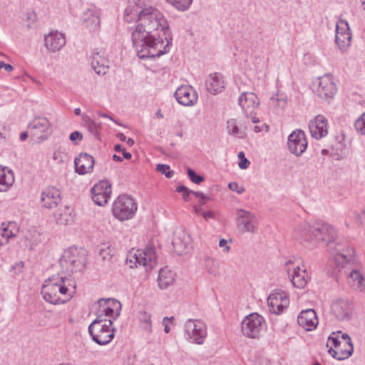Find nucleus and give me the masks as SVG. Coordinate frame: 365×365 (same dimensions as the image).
I'll use <instances>...</instances> for the list:
<instances>
[{
	"instance_id": "nucleus-12",
	"label": "nucleus",
	"mask_w": 365,
	"mask_h": 365,
	"mask_svg": "<svg viewBox=\"0 0 365 365\" xmlns=\"http://www.w3.org/2000/svg\"><path fill=\"white\" fill-rule=\"evenodd\" d=\"M30 135L38 140H44L51 134V124L47 118L43 116L35 117L28 125Z\"/></svg>"
},
{
	"instance_id": "nucleus-21",
	"label": "nucleus",
	"mask_w": 365,
	"mask_h": 365,
	"mask_svg": "<svg viewBox=\"0 0 365 365\" xmlns=\"http://www.w3.org/2000/svg\"><path fill=\"white\" fill-rule=\"evenodd\" d=\"M91 65L96 73L105 75L109 69V61L105 56V52L95 49L91 56Z\"/></svg>"
},
{
	"instance_id": "nucleus-41",
	"label": "nucleus",
	"mask_w": 365,
	"mask_h": 365,
	"mask_svg": "<svg viewBox=\"0 0 365 365\" xmlns=\"http://www.w3.org/2000/svg\"><path fill=\"white\" fill-rule=\"evenodd\" d=\"M354 126L359 133L365 135V112L356 120Z\"/></svg>"
},
{
	"instance_id": "nucleus-22",
	"label": "nucleus",
	"mask_w": 365,
	"mask_h": 365,
	"mask_svg": "<svg viewBox=\"0 0 365 365\" xmlns=\"http://www.w3.org/2000/svg\"><path fill=\"white\" fill-rule=\"evenodd\" d=\"M309 128L312 136L319 140L328 134V123L322 115H317L309 123Z\"/></svg>"
},
{
	"instance_id": "nucleus-59",
	"label": "nucleus",
	"mask_w": 365,
	"mask_h": 365,
	"mask_svg": "<svg viewBox=\"0 0 365 365\" xmlns=\"http://www.w3.org/2000/svg\"><path fill=\"white\" fill-rule=\"evenodd\" d=\"M3 68H4V69L8 72L13 71V66L10 64L5 63V66H3Z\"/></svg>"
},
{
	"instance_id": "nucleus-52",
	"label": "nucleus",
	"mask_w": 365,
	"mask_h": 365,
	"mask_svg": "<svg viewBox=\"0 0 365 365\" xmlns=\"http://www.w3.org/2000/svg\"><path fill=\"white\" fill-rule=\"evenodd\" d=\"M227 241L225 239H221L219 242V246L224 248V252H228L230 250V247L227 245Z\"/></svg>"
},
{
	"instance_id": "nucleus-17",
	"label": "nucleus",
	"mask_w": 365,
	"mask_h": 365,
	"mask_svg": "<svg viewBox=\"0 0 365 365\" xmlns=\"http://www.w3.org/2000/svg\"><path fill=\"white\" fill-rule=\"evenodd\" d=\"M267 303L272 313L279 314L283 312L289 304L287 293L282 290H277L271 293L267 299Z\"/></svg>"
},
{
	"instance_id": "nucleus-42",
	"label": "nucleus",
	"mask_w": 365,
	"mask_h": 365,
	"mask_svg": "<svg viewBox=\"0 0 365 365\" xmlns=\"http://www.w3.org/2000/svg\"><path fill=\"white\" fill-rule=\"evenodd\" d=\"M187 173L192 182L199 185L204 181L203 176L197 175L192 169L187 168Z\"/></svg>"
},
{
	"instance_id": "nucleus-16",
	"label": "nucleus",
	"mask_w": 365,
	"mask_h": 365,
	"mask_svg": "<svg viewBox=\"0 0 365 365\" xmlns=\"http://www.w3.org/2000/svg\"><path fill=\"white\" fill-rule=\"evenodd\" d=\"M91 192L93 202L103 206L110 198L111 185L108 181L101 180L91 188Z\"/></svg>"
},
{
	"instance_id": "nucleus-54",
	"label": "nucleus",
	"mask_w": 365,
	"mask_h": 365,
	"mask_svg": "<svg viewBox=\"0 0 365 365\" xmlns=\"http://www.w3.org/2000/svg\"><path fill=\"white\" fill-rule=\"evenodd\" d=\"M328 341L331 343V344L335 347H337L340 344V341L337 338L332 336H329L328 338Z\"/></svg>"
},
{
	"instance_id": "nucleus-53",
	"label": "nucleus",
	"mask_w": 365,
	"mask_h": 365,
	"mask_svg": "<svg viewBox=\"0 0 365 365\" xmlns=\"http://www.w3.org/2000/svg\"><path fill=\"white\" fill-rule=\"evenodd\" d=\"M192 194L194 195L195 197H199L200 200H208L210 199L209 197L204 195L202 192H192Z\"/></svg>"
},
{
	"instance_id": "nucleus-27",
	"label": "nucleus",
	"mask_w": 365,
	"mask_h": 365,
	"mask_svg": "<svg viewBox=\"0 0 365 365\" xmlns=\"http://www.w3.org/2000/svg\"><path fill=\"white\" fill-rule=\"evenodd\" d=\"M45 46L51 52L61 50L66 45V38L62 33L51 32L45 36Z\"/></svg>"
},
{
	"instance_id": "nucleus-49",
	"label": "nucleus",
	"mask_w": 365,
	"mask_h": 365,
	"mask_svg": "<svg viewBox=\"0 0 365 365\" xmlns=\"http://www.w3.org/2000/svg\"><path fill=\"white\" fill-rule=\"evenodd\" d=\"M174 320V317H171L170 318H168V317H164L163 319V324L164 325V331L165 333H169L170 332V327H169V324H168V322H173Z\"/></svg>"
},
{
	"instance_id": "nucleus-40",
	"label": "nucleus",
	"mask_w": 365,
	"mask_h": 365,
	"mask_svg": "<svg viewBox=\"0 0 365 365\" xmlns=\"http://www.w3.org/2000/svg\"><path fill=\"white\" fill-rule=\"evenodd\" d=\"M156 170L165 175L167 178H171L174 175V171L170 170V166L165 164H158L156 165Z\"/></svg>"
},
{
	"instance_id": "nucleus-61",
	"label": "nucleus",
	"mask_w": 365,
	"mask_h": 365,
	"mask_svg": "<svg viewBox=\"0 0 365 365\" xmlns=\"http://www.w3.org/2000/svg\"><path fill=\"white\" fill-rule=\"evenodd\" d=\"M99 115H100L101 117H103V118H108L110 119L111 120L114 121L115 123H116V121H115L112 117L109 116V115H108V114H106V113H99Z\"/></svg>"
},
{
	"instance_id": "nucleus-58",
	"label": "nucleus",
	"mask_w": 365,
	"mask_h": 365,
	"mask_svg": "<svg viewBox=\"0 0 365 365\" xmlns=\"http://www.w3.org/2000/svg\"><path fill=\"white\" fill-rule=\"evenodd\" d=\"M117 137L121 141H125L127 140L126 136L122 133H118Z\"/></svg>"
},
{
	"instance_id": "nucleus-9",
	"label": "nucleus",
	"mask_w": 365,
	"mask_h": 365,
	"mask_svg": "<svg viewBox=\"0 0 365 365\" xmlns=\"http://www.w3.org/2000/svg\"><path fill=\"white\" fill-rule=\"evenodd\" d=\"M127 259L136 267H144L146 271L151 270L157 263L156 254L153 247H147L144 250H138Z\"/></svg>"
},
{
	"instance_id": "nucleus-62",
	"label": "nucleus",
	"mask_w": 365,
	"mask_h": 365,
	"mask_svg": "<svg viewBox=\"0 0 365 365\" xmlns=\"http://www.w3.org/2000/svg\"><path fill=\"white\" fill-rule=\"evenodd\" d=\"M125 141L127 144L130 147L134 145V140L132 138H128Z\"/></svg>"
},
{
	"instance_id": "nucleus-57",
	"label": "nucleus",
	"mask_w": 365,
	"mask_h": 365,
	"mask_svg": "<svg viewBox=\"0 0 365 365\" xmlns=\"http://www.w3.org/2000/svg\"><path fill=\"white\" fill-rule=\"evenodd\" d=\"M29 131L28 132H23V133H21L20 134V140L21 141L25 140L28 138V136H29Z\"/></svg>"
},
{
	"instance_id": "nucleus-35",
	"label": "nucleus",
	"mask_w": 365,
	"mask_h": 365,
	"mask_svg": "<svg viewBox=\"0 0 365 365\" xmlns=\"http://www.w3.org/2000/svg\"><path fill=\"white\" fill-rule=\"evenodd\" d=\"M205 267L207 272L215 277L220 274L219 263L212 257L205 258Z\"/></svg>"
},
{
	"instance_id": "nucleus-26",
	"label": "nucleus",
	"mask_w": 365,
	"mask_h": 365,
	"mask_svg": "<svg viewBox=\"0 0 365 365\" xmlns=\"http://www.w3.org/2000/svg\"><path fill=\"white\" fill-rule=\"evenodd\" d=\"M19 227L15 222H2L0 225V247L9 243L11 239L16 237Z\"/></svg>"
},
{
	"instance_id": "nucleus-45",
	"label": "nucleus",
	"mask_w": 365,
	"mask_h": 365,
	"mask_svg": "<svg viewBox=\"0 0 365 365\" xmlns=\"http://www.w3.org/2000/svg\"><path fill=\"white\" fill-rule=\"evenodd\" d=\"M237 157L240 159V162L239 163V167L241 169H246L249 167L250 163L245 158L244 152L241 151L238 153Z\"/></svg>"
},
{
	"instance_id": "nucleus-15",
	"label": "nucleus",
	"mask_w": 365,
	"mask_h": 365,
	"mask_svg": "<svg viewBox=\"0 0 365 365\" xmlns=\"http://www.w3.org/2000/svg\"><path fill=\"white\" fill-rule=\"evenodd\" d=\"M336 93V86L331 75H325L319 78L316 93L321 99L329 102Z\"/></svg>"
},
{
	"instance_id": "nucleus-63",
	"label": "nucleus",
	"mask_w": 365,
	"mask_h": 365,
	"mask_svg": "<svg viewBox=\"0 0 365 365\" xmlns=\"http://www.w3.org/2000/svg\"><path fill=\"white\" fill-rule=\"evenodd\" d=\"M155 115L158 118H163V115L160 110L156 112Z\"/></svg>"
},
{
	"instance_id": "nucleus-18",
	"label": "nucleus",
	"mask_w": 365,
	"mask_h": 365,
	"mask_svg": "<svg viewBox=\"0 0 365 365\" xmlns=\"http://www.w3.org/2000/svg\"><path fill=\"white\" fill-rule=\"evenodd\" d=\"M351 33L349 24L345 20H339L336 26L335 42L341 50H346L351 44Z\"/></svg>"
},
{
	"instance_id": "nucleus-20",
	"label": "nucleus",
	"mask_w": 365,
	"mask_h": 365,
	"mask_svg": "<svg viewBox=\"0 0 365 365\" xmlns=\"http://www.w3.org/2000/svg\"><path fill=\"white\" fill-rule=\"evenodd\" d=\"M351 302L345 299H339L334 301L331 306L332 314L339 320H348L352 313Z\"/></svg>"
},
{
	"instance_id": "nucleus-43",
	"label": "nucleus",
	"mask_w": 365,
	"mask_h": 365,
	"mask_svg": "<svg viewBox=\"0 0 365 365\" xmlns=\"http://www.w3.org/2000/svg\"><path fill=\"white\" fill-rule=\"evenodd\" d=\"M180 238H175L173 242V245L178 252H183L184 250L187 248L189 242H182V243L180 242Z\"/></svg>"
},
{
	"instance_id": "nucleus-48",
	"label": "nucleus",
	"mask_w": 365,
	"mask_h": 365,
	"mask_svg": "<svg viewBox=\"0 0 365 365\" xmlns=\"http://www.w3.org/2000/svg\"><path fill=\"white\" fill-rule=\"evenodd\" d=\"M114 150L116 152H122L124 158H125L127 160L130 159L132 157V155L130 153L127 152L125 148H122V147L120 144H116L114 146Z\"/></svg>"
},
{
	"instance_id": "nucleus-34",
	"label": "nucleus",
	"mask_w": 365,
	"mask_h": 365,
	"mask_svg": "<svg viewBox=\"0 0 365 365\" xmlns=\"http://www.w3.org/2000/svg\"><path fill=\"white\" fill-rule=\"evenodd\" d=\"M82 124L93 135H98L101 129V123L96 122L86 114L82 115Z\"/></svg>"
},
{
	"instance_id": "nucleus-50",
	"label": "nucleus",
	"mask_w": 365,
	"mask_h": 365,
	"mask_svg": "<svg viewBox=\"0 0 365 365\" xmlns=\"http://www.w3.org/2000/svg\"><path fill=\"white\" fill-rule=\"evenodd\" d=\"M82 138H83V135H82L81 133H80L78 131H74V132L71 133L69 136V139L73 142H74L76 139L82 140Z\"/></svg>"
},
{
	"instance_id": "nucleus-31",
	"label": "nucleus",
	"mask_w": 365,
	"mask_h": 365,
	"mask_svg": "<svg viewBox=\"0 0 365 365\" xmlns=\"http://www.w3.org/2000/svg\"><path fill=\"white\" fill-rule=\"evenodd\" d=\"M175 279V273L168 267L160 269L158 277V286L164 289L172 285Z\"/></svg>"
},
{
	"instance_id": "nucleus-25",
	"label": "nucleus",
	"mask_w": 365,
	"mask_h": 365,
	"mask_svg": "<svg viewBox=\"0 0 365 365\" xmlns=\"http://www.w3.org/2000/svg\"><path fill=\"white\" fill-rule=\"evenodd\" d=\"M95 160L87 153H81L74 160L75 170L79 175L90 173L93 170Z\"/></svg>"
},
{
	"instance_id": "nucleus-33",
	"label": "nucleus",
	"mask_w": 365,
	"mask_h": 365,
	"mask_svg": "<svg viewBox=\"0 0 365 365\" xmlns=\"http://www.w3.org/2000/svg\"><path fill=\"white\" fill-rule=\"evenodd\" d=\"M53 217L56 222L60 225H67L73 222L70 209L68 207L58 209V211L53 214Z\"/></svg>"
},
{
	"instance_id": "nucleus-23",
	"label": "nucleus",
	"mask_w": 365,
	"mask_h": 365,
	"mask_svg": "<svg viewBox=\"0 0 365 365\" xmlns=\"http://www.w3.org/2000/svg\"><path fill=\"white\" fill-rule=\"evenodd\" d=\"M61 201L60 190L54 187H47L41 194V206L53 209L56 207Z\"/></svg>"
},
{
	"instance_id": "nucleus-39",
	"label": "nucleus",
	"mask_w": 365,
	"mask_h": 365,
	"mask_svg": "<svg viewBox=\"0 0 365 365\" xmlns=\"http://www.w3.org/2000/svg\"><path fill=\"white\" fill-rule=\"evenodd\" d=\"M167 2L173 5L175 8L180 11H185L188 9L191 5L192 0H165Z\"/></svg>"
},
{
	"instance_id": "nucleus-14",
	"label": "nucleus",
	"mask_w": 365,
	"mask_h": 365,
	"mask_svg": "<svg viewBox=\"0 0 365 365\" xmlns=\"http://www.w3.org/2000/svg\"><path fill=\"white\" fill-rule=\"evenodd\" d=\"M307 144L306 135L302 130L297 129L288 136V149L292 154L297 157L305 152Z\"/></svg>"
},
{
	"instance_id": "nucleus-10",
	"label": "nucleus",
	"mask_w": 365,
	"mask_h": 365,
	"mask_svg": "<svg viewBox=\"0 0 365 365\" xmlns=\"http://www.w3.org/2000/svg\"><path fill=\"white\" fill-rule=\"evenodd\" d=\"M184 327L188 339L197 344H203L207 336V325L203 321L189 319Z\"/></svg>"
},
{
	"instance_id": "nucleus-6",
	"label": "nucleus",
	"mask_w": 365,
	"mask_h": 365,
	"mask_svg": "<svg viewBox=\"0 0 365 365\" xmlns=\"http://www.w3.org/2000/svg\"><path fill=\"white\" fill-rule=\"evenodd\" d=\"M137 209L138 205L132 197L121 195L113 202L112 212L115 218L124 221L133 218Z\"/></svg>"
},
{
	"instance_id": "nucleus-7",
	"label": "nucleus",
	"mask_w": 365,
	"mask_h": 365,
	"mask_svg": "<svg viewBox=\"0 0 365 365\" xmlns=\"http://www.w3.org/2000/svg\"><path fill=\"white\" fill-rule=\"evenodd\" d=\"M265 327L264 317L255 312L246 316L241 323L242 334L250 339H258Z\"/></svg>"
},
{
	"instance_id": "nucleus-8",
	"label": "nucleus",
	"mask_w": 365,
	"mask_h": 365,
	"mask_svg": "<svg viewBox=\"0 0 365 365\" xmlns=\"http://www.w3.org/2000/svg\"><path fill=\"white\" fill-rule=\"evenodd\" d=\"M285 267L293 286L304 288L309 279L305 266L299 261L289 260L285 263Z\"/></svg>"
},
{
	"instance_id": "nucleus-11",
	"label": "nucleus",
	"mask_w": 365,
	"mask_h": 365,
	"mask_svg": "<svg viewBox=\"0 0 365 365\" xmlns=\"http://www.w3.org/2000/svg\"><path fill=\"white\" fill-rule=\"evenodd\" d=\"M237 227L242 233L255 234L259 227V220L257 215L250 211L240 209L237 213Z\"/></svg>"
},
{
	"instance_id": "nucleus-60",
	"label": "nucleus",
	"mask_w": 365,
	"mask_h": 365,
	"mask_svg": "<svg viewBox=\"0 0 365 365\" xmlns=\"http://www.w3.org/2000/svg\"><path fill=\"white\" fill-rule=\"evenodd\" d=\"M113 160L118 162L123 161V158L120 156L117 155L116 154H114L113 155Z\"/></svg>"
},
{
	"instance_id": "nucleus-46",
	"label": "nucleus",
	"mask_w": 365,
	"mask_h": 365,
	"mask_svg": "<svg viewBox=\"0 0 365 365\" xmlns=\"http://www.w3.org/2000/svg\"><path fill=\"white\" fill-rule=\"evenodd\" d=\"M24 266V264L22 261L16 262L11 267L10 272L14 274H19L23 272Z\"/></svg>"
},
{
	"instance_id": "nucleus-19",
	"label": "nucleus",
	"mask_w": 365,
	"mask_h": 365,
	"mask_svg": "<svg viewBox=\"0 0 365 365\" xmlns=\"http://www.w3.org/2000/svg\"><path fill=\"white\" fill-rule=\"evenodd\" d=\"M174 96L177 101L185 106H191L197 101V93L190 86H181L177 88Z\"/></svg>"
},
{
	"instance_id": "nucleus-38",
	"label": "nucleus",
	"mask_w": 365,
	"mask_h": 365,
	"mask_svg": "<svg viewBox=\"0 0 365 365\" xmlns=\"http://www.w3.org/2000/svg\"><path fill=\"white\" fill-rule=\"evenodd\" d=\"M227 129L230 134L236 135L239 138H243L245 133L237 125L236 120L234 119L229 120L227 122Z\"/></svg>"
},
{
	"instance_id": "nucleus-2",
	"label": "nucleus",
	"mask_w": 365,
	"mask_h": 365,
	"mask_svg": "<svg viewBox=\"0 0 365 365\" xmlns=\"http://www.w3.org/2000/svg\"><path fill=\"white\" fill-rule=\"evenodd\" d=\"M120 303L113 299H100L96 319L88 327L93 340L100 345H106L114 337L113 321L120 315Z\"/></svg>"
},
{
	"instance_id": "nucleus-44",
	"label": "nucleus",
	"mask_w": 365,
	"mask_h": 365,
	"mask_svg": "<svg viewBox=\"0 0 365 365\" xmlns=\"http://www.w3.org/2000/svg\"><path fill=\"white\" fill-rule=\"evenodd\" d=\"M177 192L182 193V198L185 201L190 200V194H192V190L188 189L187 187L184 185H180L176 187Z\"/></svg>"
},
{
	"instance_id": "nucleus-55",
	"label": "nucleus",
	"mask_w": 365,
	"mask_h": 365,
	"mask_svg": "<svg viewBox=\"0 0 365 365\" xmlns=\"http://www.w3.org/2000/svg\"><path fill=\"white\" fill-rule=\"evenodd\" d=\"M342 338L345 340L347 347L345 349H349V344H352L350 336L347 334H344Z\"/></svg>"
},
{
	"instance_id": "nucleus-28",
	"label": "nucleus",
	"mask_w": 365,
	"mask_h": 365,
	"mask_svg": "<svg viewBox=\"0 0 365 365\" xmlns=\"http://www.w3.org/2000/svg\"><path fill=\"white\" fill-rule=\"evenodd\" d=\"M207 90L213 95L221 93L225 88L224 77L221 73L210 74L206 81Z\"/></svg>"
},
{
	"instance_id": "nucleus-37",
	"label": "nucleus",
	"mask_w": 365,
	"mask_h": 365,
	"mask_svg": "<svg viewBox=\"0 0 365 365\" xmlns=\"http://www.w3.org/2000/svg\"><path fill=\"white\" fill-rule=\"evenodd\" d=\"M353 351L354 346L352 344H349V349L341 350L340 352L334 350L331 347L328 350L329 354L338 360H344L349 358L352 354Z\"/></svg>"
},
{
	"instance_id": "nucleus-5",
	"label": "nucleus",
	"mask_w": 365,
	"mask_h": 365,
	"mask_svg": "<svg viewBox=\"0 0 365 365\" xmlns=\"http://www.w3.org/2000/svg\"><path fill=\"white\" fill-rule=\"evenodd\" d=\"M87 262L86 252L82 248L69 247L63 251L59 264L66 272L83 271Z\"/></svg>"
},
{
	"instance_id": "nucleus-56",
	"label": "nucleus",
	"mask_w": 365,
	"mask_h": 365,
	"mask_svg": "<svg viewBox=\"0 0 365 365\" xmlns=\"http://www.w3.org/2000/svg\"><path fill=\"white\" fill-rule=\"evenodd\" d=\"M201 205H197L194 206L195 212L199 214L202 216V213L205 212V210L202 209Z\"/></svg>"
},
{
	"instance_id": "nucleus-51",
	"label": "nucleus",
	"mask_w": 365,
	"mask_h": 365,
	"mask_svg": "<svg viewBox=\"0 0 365 365\" xmlns=\"http://www.w3.org/2000/svg\"><path fill=\"white\" fill-rule=\"evenodd\" d=\"M202 217L205 220L208 221L209 220L215 219V215L212 211L209 210L205 211V212L202 213Z\"/></svg>"
},
{
	"instance_id": "nucleus-4",
	"label": "nucleus",
	"mask_w": 365,
	"mask_h": 365,
	"mask_svg": "<svg viewBox=\"0 0 365 365\" xmlns=\"http://www.w3.org/2000/svg\"><path fill=\"white\" fill-rule=\"evenodd\" d=\"M71 280L68 278L53 275L45 280L42 288L41 294L43 299L53 304H64L69 301L73 294L75 286L70 289Z\"/></svg>"
},
{
	"instance_id": "nucleus-1",
	"label": "nucleus",
	"mask_w": 365,
	"mask_h": 365,
	"mask_svg": "<svg viewBox=\"0 0 365 365\" xmlns=\"http://www.w3.org/2000/svg\"><path fill=\"white\" fill-rule=\"evenodd\" d=\"M124 19L136 22L132 41L140 58H154L169 52L172 38L168 21L150 5V0H131L124 11Z\"/></svg>"
},
{
	"instance_id": "nucleus-29",
	"label": "nucleus",
	"mask_w": 365,
	"mask_h": 365,
	"mask_svg": "<svg viewBox=\"0 0 365 365\" xmlns=\"http://www.w3.org/2000/svg\"><path fill=\"white\" fill-rule=\"evenodd\" d=\"M85 26L91 31L98 29L101 24L99 13L94 9H88L82 16Z\"/></svg>"
},
{
	"instance_id": "nucleus-64",
	"label": "nucleus",
	"mask_w": 365,
	"mask_h": 365,
	"mask_svg": "<svg viewBox=\"0 0 365 365\" xmlns=\"http://www.w3.org/2000/svg\"><path fill=\"white\" fill-rule=\"evenodd\" d=\"M60 155H61V152H58V151L55 152L53 153V159L57 160Z\"/></svg>"
},
{
	"instance_id": "nucleus-13",
	"label": "nucleus",
	"mask_w": 365,
	"mask_h": 365,
	"mask_svg": "<svg viewBox=\"0 0 365 365\" xmlns=\"http://www.w3.org/2000/svg\"><path fill=\"white\" fill-rule=\"evenodd\" d=\"M238 103L242 108L245 116L250 118L252 123L259 122L256 117L255 109L259 105V101L256 94L252 92H243L238 98Z\"/></svg>"
},
{
	"instance_id": "nucleus-32",
	"label": "nucleus",
	"mask_w": 365,
	"mask_h": 365,
	"mask_svg": "<svg viewBox=\"0 0 365 365\" xmlns=\"http://www.w3.org/2000/svg\"><path fill=\"white\" fill-rule=\"evenodd\" d=\"M348 283L354 290L362 292V286L365 283V278L356 269H352L348 275Z\"/></svg>"
},
{
	"instance_id": "nucleus-30",
	"label": "nucleus",
	"mask_w": 365,
	"mask_h": 365,
	"mask_svg": "<svg viewBox=\"0 0 365 365\" xmlns=\"http://www.w3.org/2000/svg\"><path fill=\"white\" fill-rule=\"evenodd\" d=\"M14 175L11 170L0 165V192H6L13 185Z\"/></svg>"
},
{
	"instance_id": "nucleus-3",
	"label": "nucleus",
	"mask_w": 365,
	"mask_h": 365,
	"mask_svg": "<svg viewBox=\"0 0 365 365\" xmlns=\"http://www.w3.org/2000/svg\"><path fill=\"white\" fill-rule=\"evenodd\" d=\"M298 237L314 247L324 242L331 250L333 243L337 237V233L331 225L322 220H317L299 227Z\"/></svg>"
},
{
	"instance_id": "nucleus-47",
	"label": "nucleus",
	"mask_w": 365,
	"mask_h": 365,
	"mask_svg": "<svg viewBox=\"0 0 365 365\" xmlns=\"http://www.w3.org/2000/svg\"><path fill=\"white\" fill-rule=\"evenodd\" d=\"M228 187L230 190L235 191L238 194H242L245 192V188L242 186H240L236 182H230Z\"/></svg>"
},
{
	"instance_id": "nucleus-24",
	"label": "nucleus",
	"mask_w": 365,
	"mask_h": 365,
	"mask_svg": "<svg viewBox=\"0 0 365 365\" xmlns=\"http://www.w3.org/2000/svg\"><path fill=\"white\" fill-rule=\"evenodd\" d=\"M298 324L306 331H312L318 325L319 320L315 311L312 309L302 310L297 318Z\"/></svg>"
},
{
	"instance_id": "nucleus-36",
	"label": "nucleus",
	"mask_w": 365,
	"mask_h": 365,
	"mask_svg": "<svg viewBox=\"0 0 365 365\" xmlns=\"http://www.w3.org/2000/svg\"><path fill=\"white\" fill-rule=\"evenodd\" d=\"M331 255H333L335 264L338 267L346 268L351 264V257L349 258L344 254L337 251L336 252H333Z\"/></svg>"
}]
</instances>
